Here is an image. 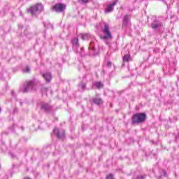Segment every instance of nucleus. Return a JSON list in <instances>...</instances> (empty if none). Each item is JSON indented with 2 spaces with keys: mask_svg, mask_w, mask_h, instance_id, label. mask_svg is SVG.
<instances>
[{
  "mask_svg": "<svg viewBox=\"0 0 179 179\" xmlns=\"http://www.w3.org/2000/svg\"><path fill=\"white\" fill-rule=\"evenodd\" d=\"M106 179H113V174L110 173L106 176Z\"/></svg>",
  "mask_w": 179,
  "mask_h": 179,
  "instance_id": "24",
  "label": "nucleus"
},
{
  "mask_svg": "<svg viewBox=\"0 0 179 179\" xmlns=\"http://www.w3.org/2000/svg\"><path fill=\"white\" fill-rule=\"evenodd\" d=\"M89 48H90V50H92V51H96V45H94V43L92 42V43L90 44Z\"/></svg>",
  "mask_w": 179,
  "mask_h": 179,
  "instance_id": "18",
  "label": "nucleus"
},
{
  "mask_svg": "<svg viewBox=\"0 0 179 179\" xmlns=\"http://www.w3.org/2000/svg\"><path fill=\"white\" fill-rule=\"evenodd\" d=\"M129 61H132V59L131 58V55H129V53L124 55V56L123 57V62H129Z\"/></svg>",
  "mask_w": 179,
  "mask_h": 179,
  "instance_id": "15",
  "label": "nucleus"
},
{
  "mask_svg": "<svg viewBox=\"0 0 179 179\" xmlns=\"http://www.w3.org/2000/svg\"><path fill=\"white\" fill-rule=\"evenodd\" d=\"M86 83H80L78 84V90H80V92H85V90H86Z\"/></svg>",
  "mask_w": 179,
  "mask_h": 179,
  "instance_id": "14",
  "label": "nucleus"
},
{
  "mask_svg": "<svg viewBox=\"0 0 179 179\" xmlns=\"http://www.w3.org/2000/svg\"><path fill=\"white\" fill-rule=\"evenodd\" d=\"M164 177H167V172H166V171H163V174H162Z\"/></svg>",
  "mask_w": 179,
  "mask_h": 179,
  "instance_id": "26",
  "label": "nucleus"
},
{
  "mask_svg": "<svg viewBox=\"0 0 179 179\" xmlns=\"http://www.w3.org/2000/svg\"><path fill=\"white\" fill-rule=\"evenodd\" d=\"M94 85L96 89H103V87H104V85L101 82H95Z\"/></svg>",
  "mask_w": 179,
  "mask_h": 179,
  "instance_id": "16",
  "label": "nucleus"
},
{
  "mask_svg": "<svg viewBox=\"0 0 179 179\" xmlns=\"http://www.w3.org/2000/svg\"><path fill=\"white\" fill-rule=\"evenodd\" d=\"M41 110L45 113H51L52 108L48 103H41Z\"/></svg>",
  "mask_w": 179,
  "mask_h": 179,
  "instance_id": "9",
  "label": "nucleus"
},
{
  "mask_svg": "<svg viewBox=\"0 0 179 179\" xmlns=\"http://www.w3.org/2000/svg\"><path fill=\"white\" fill-rule=\"evenodd\" d=\"M115 5H117V1H115L112 3L109 4L108 6L105 9V13H110V12H113Z\"/></svg>",
  "mask_w": 179,
  "mask_h": 179,
  "instance_id": "10",
  "label": "nucleus"
},
{
  "mask_svg": "<svg viewBox=\"0 0 179 179\" xmlns=\"http://www.w3.org/2000/svg\"><path fill=\"white\" fill-rule=\"evenodd\" d=\"M0 113H2V108H0Z\"/></svg>",
  "mask_w": 179,
  "mask_h": 179,
  "instance_id": "30",
  "label": "nucleus"
},
{
  "mask_svg": "<svg viewBox=\"0 0 179 179\" xmlns=\"http://www.w3.org/2000/svg\"><path fill=\"white\" fill-rule=\"evenodd\" d=\"M128 23H129V15H126L123 17L122 27H127V26H128Z\"/></svg>",
  "mask_w": 179,
  "mask_h": 179,
  "instance_id": "13",
  "label": "nucleus"
},
{
  "mask_svg": "<svg viewBox=\"0 0 179 179\" xmlns=\"http://www.w3.org/2000/svg\"><path fill=\"white\" fill-rule=\"evenodd\" d=\"M43 78L48 83H50L51 82V79H52V75L51 73H45L43 75Z\"/></svg>",
  "mask_w": 179,
  "mask_h": 179,
  "instance_id": "11",
  "label": "nucleus"
},
{
  "mask_svg": "<svg viewBox=\"0 0 179 179\" xmlns=\"http://www.w3.org/2000/svg\"><path fill=\"white\" fill-rule=\"evenodd\" d=\"M66 9V5L62 3H56L52 6V10L57 12V13H61Z\"/></svg>",
  "mask_w": 179,
  "mask_h": 179,
  "instance_id": "6",
  "label": "nucleus"
},
{
  "mask_svg": "<svg viewBox=\"0 0 179 179\" xmlns=\"http://www.w3.org/2000/svg\"><path fill=\"white\" fill-rule=\"evenodd\" d=\"M23 72H25L26 73H27L28 72H30V67L26 66V67L23 69Z\"/></svg>",
  "mask_w": 179,
  "mask_h": 179,
  "instance_id": "22",
  "label": "nucleus"
},
{
  "mask_svg": "<svg viewBox=\"0 0 179 179\" xmlns=\"http://www.w3.org/2000/svg\"><path fill=\"white\" fill-rule=\"evenodd\" d=\"M53 134L56 135L58 139H64L65 138V131L62 129L55 128L53 129Z\"/></svg>",
  "mask_w": 179,
  "mask_h": 179,
  "instance_id": "7",
  "label": "nucleus"
},
{
  "mask_svg": "<svg viewBox=\"0 0 179 179\" xmlns=\"http://www.w3.org/2000/svg\"><path fill=\"white\" fill-rule=\"evenodd\" d=\"M35 83L34 80L26 81L23 86L20 87V92L21 93H29V92H33L34 90Z\"/></svg>",
  "mask_w": 179,
  "mask_h": 179,
  "instance_id": "1",
  "label": "nucleus"
},
{
  "mask_svg": "<svg viewBox=\"0 0 179 179\" xmlns=\"http://www.w3.org/2000/svg\"><path fill=\"white\" fill-rule=\"evenodd\" d=\"M20 106H22V102H20Z\"/></svg>",
  "mask_w": 179,
  "mask_h": 179,
  "instance_id": "31",
  "label": "nucleus"
},
{
  "mask_svg": "<svg viewBox=\"0 0 179 179\" xmlns=\"http://www.w3.org/2000/svg\"><path fill=\"white\" fill-rule=\"evenodd\" d=\"M71 43L73 44V50L77 51V52L78 54H80V52H82V50H83V48L79 47V41H78V39L77 38H74L72 40Z\"/></svg>",
  "mask_w": 179,
  "mask_h": 179,
  "instance_id": "8",
  "label": "nucleus"
},
{
  "mask_svg": "<svg viewBox=\"0 0 179 179\" xmlns=\"http://www.w3.org/2000/svg\"><path fill=\"white\" fill-rule=\"evenodd\" d=\"M80 38H82V40H89V38H90V34H80Z\"/></svg>",
  "mask_w": 179,
  "mask_h": 179,
  "instance_id": "17",
  "label": "nucleus"
},
{
  "mask_svg": "<svg viewBox=\"0 0 179 179\" xmlns=\"http://www.w3.org/2000/svg\"><path fill=\"white\" fill-rule=\"evenodd\" d=\"M90 0H78L79 3L81 5H85V3H89Z\"/></svg>",
  "mask_w": 179,
  "mask_h": 179,
  "instance_id": "20",
  "label": "nucleus"
},
{
  "mask_svg": "<svg viewBox=\"0 0 179 179\" xmlns=\"http://www.w3.org/2000/svg\"><path fill=\"white\" fill-rule=\"evenodd\" d=\"M47 90H48V88H47V87H42L41 88L42 93H47Z\"/></svg>",
  "mask_w": 179,
  "mask_h": 179,
  "instance_id": "23",
  "label": "nucleus"
},
{
  "mask_svg": "<svg viewBox=\"0 0 179 179\" xmlns=\"http://www.w3.org/2000/svg\"><path fill=\"white\" fill-rule=\"evenodd\" d=\"M43 10H44V6L41 3H36V5L31 6L28 10V12L33 16H36V15H40Z\"/></svg>",
  "mask_w": 179,
  "mask_h": 179,
  "instance_id": "3",
  "label": "nucleus"
},
{
  "mask_svg": "<svg viewBox=\"0 0 179 179\" xmlns=\"http://www.w3.org/2000/svg\"><path fill=\"white\" fill-rule=\"evenodd\" d=\"M150 27L154 30H157L159 33L163 32V31L164 30V24H163L162 20H160L159 18H155L152 22V23L150 24Z\"/></svg>",
  "mask_w": 179,
  "mask_h": 179,
  "instance_id": "2",
  "label": "nucleus"
},
{
  "mask_svg": "<svg viewBox=\"0 0 179 179\" xmlns=\"http://www.w3.org/2000/svg\"><path fill=\"white\" fill-rule=\"evenodd\" d=\"M104 36H102L103 40H109L113 38V36L111 35V32L110 31V27L108 24H104V27L102 30Z\"/></svg>",
  "mask_w": 179,
  "mask_h": 179,
  "instance_id": "5",
  "label": "nucleus"
},
{
  "mask_svg": "<svg viewBox=\"0 0 179 179\" xmlns=\"http://www.w3.org/2000/svg\"><path fill=\"white\" fill-rule=\"evenodd\" d=\"M11 157H13V155H11Z\"/></svg>",
  "mask_w": 179,
  "mask_h": 179,
  "instance_id": "32",
  "label": "nucleus"
},
{
  "mask_svg": "<svg viewBox=\"0 0 179 179\" xmlns=\"http://www.w3.org/2000/svg\"><path fill=\"white\" fill-rule=\"evenodd\" d=\"M11 94H15V92L12 91V92H11Z\"/></svg>",
  "mask_w": 179,
  "mask_h": 179,
  "instance_id": "29",
  "label": "nucleus"
},
{
  "mask_svg": "<svg viewBox=\"0 0 179 179\" xmlns=\"http://www.w3.org/2000/svg\"><path fill=\"white\" fill-rule=\"evenodd\" d=\"M3 179H8V176H5Z\"/></svg>",
  "mask_w": 179,
  "mask_h": 179,
  "instance_id": "28",
  "label": "nucleus"
},
{
  "mask_svg": "<svg viewBox=\"0 0 179 179\" xmlns=\"http://www.w3.org/2000/svg\"><path fill=\"white\" fill-rule=\"evenodd\" d=\"M111 65H112L111 62H108L107 64L108 68H111Z\"/></svg>",
  "mask_w": 179,
  "mask_h": 179,
  "instance_id": "25",
  "label": "nucleus"
},
{
  "mask_svg": "<svg viewBox=\"0 0 179 179\" xmlns=\"http://www.w3.org/2000/svg\"><path fill=\"white\" fill-rule=\"evenodd\" d=\"M146 120V114L145 113H136L131 118V124H141Z\"/></svg>",
  "mask_w": 179,
  "mask_h": 179,
  "instance_id": "4",
  "label": "nucleus"
},
{
  "mask_svg": "<svg viewBox=\"0 0 179 179\" xmlns=\"http://www.w3.org/2000/svg\"><path fill=\"white\" fill-rule=\"evenodd\" d=\"M43 24H44V27H45V29H53L52 24H51L50 22L43 23Z\"/></svg>",
  "mask_w": 179,
  "mask_h": 179,
  "instance_id": "19",
  "label": "nucleus"
},
{
  "mask_svg": "<svg viewBox=\"0 0 179 179\" xmlns=\"http://www.w3.org/2000/svg\"><path fill=\"white\" fill-rule=\"evenodd\" d=\"M19 29H23V27H20V25H19Z\"/></svg>",
  "mask_w": 179,
  "mask_h": 179,
  "instance_id": "27",
  "label": "nucleus"
},
{
  "mask_svg": "<svg viewBox=\"0 0 179 179\" xmlns=\"http://www.w3.org/2000/svg\"><path fill=\"white\" fill-rule=\"evenodd\" d=\"M146 178V176H137L136 178H134L133 179H145Z\"/></svg>",
  "mask_w": 179,
  "mask_h": 179,
  "instance_id": "21",
  "label": "nucleus"
},
{
  "mask_svg": "<svg viewBox=\"0 0 179 179\" xmlns=\"http://www.w3.org/2000/svg\"><path fill=\"white\" fill-rule=\"evenodd\" d=\"M92 101L94 103V104H96V106H100V104L103 103V100L99 96L93 97L92 99Z\"/></svg>",
  "mask_w": 179,
  "mask_h": 179,
  "instance_id": "12",
  "label": "nucleus"
}]
</instances>
